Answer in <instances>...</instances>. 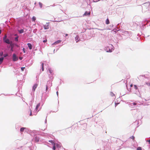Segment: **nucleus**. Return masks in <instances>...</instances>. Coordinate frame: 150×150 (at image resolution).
<instances>
[{
	"label": "nucleus",
	"instance_id": "nucleus-13",
	"mask_svg": "<svg viewBox=\"0 0 150 150\" xmlns=\"http://www.w3.org/2000/svg\"><path fill=\"white\" fill-rule=\"evenodd\" d=\"M25 128V127H22L20 129V131L21 132H23L24 129Z\"/></svg>",
	"mask_w": 150,
	"mask_h": 150
},
{
	"label": "nucleus",
	"instance_id": "nucleus-8",
	"mask_svg": "<svg viewBox=\"0 0 150 150\" xmlns=\"http://www.w3.org/2000/svg\"><path fill=\"white\" fill-rule=\"evenodd\" d=\"M79 37L78 36H76V37L75 38V40L76 41V42H78L79 41Z\"/></svg>",
	"mask_w": 150,
	"mask_h": 150
},
{
	"label": "nucleus",
	"instance_id": "nucleus-44",
	"mask_svg": "<svg viewBox=\"0 0 150 150\" xmlns=\"http://www.w3.org/2000/svg\"><path fill=\"white\" fill-rule=\"evenodd\" d=\"M68 35V34H66V36H67Z\"/></svg>",
	"mask_w": 150,
	"mask_h": 150
},
{
	"label": "nucleus",
	"instance_id": "nucleus-6",
	"mask_svg": "<svg viewBox=\"0 0 150 150\" xmlns=\"http://www.w3.org/2000/svg\"><path fill=\"white\" fill-rule=\"evenodd\" d=\"M28 47L30 50H31L32 49V46L30 43H28L27 44Z\"/></svg>",
	"mask_w": 150,
	"mask_h": 150
},
{
	"label": "nucleus",
	"instance_id": "nucleus-17",
	"mask_svg": "<svg viewBox=\"0 0 150 150\" xmlns=\"http://www.w3.org/2000/svg\"><path fill=\"white\" fill-rule=\"evenodd\" d=\"M46 126H45L43 128L41 127V129L42 130L44 131V130H45V129H46Z\"/></svg>",
	"mask_w": 150,
	"mask_h": 150
},
{
	"label": "nucleus",
	"instance_id": "nucleus-18",
	"mask_svg": "<svg viewBox=\"0 0 150 150\" xmlns=\"http://www.w3.org/2000/svg\"><path fill=\"white\" fill-rule=\"evenodd\" d=\"M24 30L23 29H21L19 31V32L20 33H22L23 32Z\"/></svg>",
	"mask_w": 150,
	"mask_h": 150
},
{
	"label": "nucleus",
	"instance_id": "nucleus-45",
	"mask_svg": "<svg viewBox=\"0 0 150 150\" xmlns=\"http://www.w3.org/2000/svg\"><path fill=\"white\" fill-rule=\"evenodd\" d=\"M1 30L0 29V34H1Z\"/></svg>",
	"mask_w": 150,
	"mask_h": 150
},
{
	"label": "nucleus",
	"instance_id": "nucleus-46",
	"mask_svg": "<svg viewBox=\"0 0 150 150\" xmlns=\"http://www.w3.org/2000/svg\"><path fill=\"white\" fill-rule=\"evenodd\" d=\"M128 33V31H126Z\"/></svg>",
	"mask_w": 150,
	"mask_h": 150
},
{
	"label": "nucleus",
	"instance_id": "nucleus-5",
	"mask_svg": "<svg viewBox=\"0 0 150 150\" xmlns=\"http://www.w3.org/2000/svg\"><path fill=\"white\" fill-rule=\"evenodd\" d=\"M4 41V42H5L7 44H10V41L7 38L6 39H5V40Z\"/></svg>",
	"mask_w": 150,
	"mask_h": 150
},
{
	"label": "nucleus",
	"instance_id": "nucleus-41",
	"mask_svg": "<svg viewBox=\"0 0 150 150\" xmlns=\"http://www.w3.org/2000/svg\"><path fill=\"white\" fill-rule=\"evenodd\" d=\"M57 95L58 96V91L57 92Z\"/></svg>",
	"mask_w": 150,
	"mask_h": 150
},
{
	"label": "nucleus",
	"instance_id": "nucleus-24",
	"mask_svg": "<svg viewBox=\"0 0 150 150\" xmlns=\"http://www.w3.org/2000/svg\"><path fill=\"white\" fill-rule=\"evenodd\" d=\"M3 52H0V56H3Z\"/></svg>",
	"mask_w": 150,
	"mask_h": 150
},
{
	"label": "nucleus",
	"instance_id": "nucleus-20",
	"mask_svg": "<svg viewBox=\"0 0 150 150\" xmlns=\"http://www.w3.org/2000/svg\"><path fill=\"white\" fill-rule=\"evenodd\" d=\"M39 6H40V8H42V4L40 2H39Z\"/></svg>",
	"mask_w": 150,
	"mask_h": 150
},
{
	"label": "nucleus",
	"instance_id": "nucleus-7",
	"mask_svg": "<svg viewBox=\"0 0 150 150\" xmlns=\"http://www.w3.org/2000/svg\"><path fill=\"white\" fill-rule=\"evenodd\" d=\"M61 42V40H58L57 41L54 42V43L52 44V45H56L57 43L60 42Z\"/></svg>",
	"mask_w": 150,
	"mask_h": 150
},
{
	"label": "nucleus",
	"instance_id": "nucleus-38",
	"mask_svg": "<svg viewBox=\"0 0 150 150\" xmlns=\"http://www.w3.org/2000/svg\"><path fill=\"white\" fill-rule=\"evenodd\" d=\"M133 86V84H131L130 85V87H132Z\"/></svg>",
	"mask_w": 150,
	"mask_h": 150
},
{
	"label": "nucleus",
	"instance_id": "nucleus-43",
	"mask_svg": "<svg viewBox=\"0 0 150 150\" xmlns=\"http://www.w3.org/2000/svg\"><path fill=\"white\" fill-rule=\"evenodd\" d=\"M15 36H17H17H17V34H15Z\"/></svg>",
	"mask_w": 150,
	"mask_h": 150
},
{
	"label": "nucleus",
	"instance_id": "nucleus-36",
	"mask_svg": "<svg viewBox=\"0 0 150 150\" xmlns=\"http://www.w3.org/2000/svg\"><path fill=\"white\" fill-rule=\"evenodd\" d=\"M23 51L25 53V48H23Z\"/></svg>",
	"mask_w": 150,
	"mask_h": 150
},
{
	"label": "nucleus",
	"instance_id": "nucleus-1",
	"mask_svg": "<svg viewBox=\"0 0 150 150\" xmlns=\"http://www.w3.org/2000/svg\"><path fill=\"white\" fill-rule=\"evenodd\" d=\"M18 58L16 57L15 54H13V61H16L18 60Z\"/></svg>",
	"mask_w": 150,
	"mask_h": 150
},
{
	"label": "nucleus",
	"instance_id": "nucleus-14",
	"mask_svg": "<svg viewBox=\"0 0 150 150\" xmlns=\"http://www.w3.org/2000/svg\"><path fill=\"white\" fill-rule=\"evenodd\" d=\"M43 65H44V64L43 63H42V64H41L42 69V71H43L44 70Z\"/></svg>",
	"mask_w": 150,
	"mask_h": 150
},
{
	"label": "nucleus",
	"instance_id": "nucleus-32",
	"mask_svg": "<svg viewBox=\"0 0 150 150\" xmlns=\"http://www.w3.org/2000/svg\"><path fill=\"white\" fill-rule=\"evenodd\" d=\"M47 40H43V42H47Z\"/></svg>",
	"mask_w": 150,
	"mask_h": 150
},
{
	"label": "nucleus",
	"instance_id": "nucleus-35",
	"mask_svg": "<svg viewBox=\"0 0 150 150\" xmlns=\"http://www.w3.org/2000/svg\"><path fill=\"white\" fill-rule=\"evenodd\" d=\"M119 104V103H115V107H116L117 105Z\"/></svg>",
	"mask_w": 150,
	"mask_h": 150
},
{
	"label": "nucleus",
	"instance_id": "nucleus-40",
	"mask_svg": "<svg viewBox=\"0 0 150 150\" xmlns=\"http://www.w3.org/2000/svg\"><path fill=\"white\" fill-rule=\"evenodd\" d=\"M148 141L149 142V144H150V139L148 140Z\"/></svg>",
	"mask_w": 150,
	"mask_h": 150
},
{
	"label": "nucleus",
	"instance_id": "nucleus-30",
	"mask_svg": "<svg viewBox=\"0 0 150 150\" xmlns=\"http://www.w3.org/2000/svg\"><path fill=\"white\" fill-rule=\"evenodd\" d=\"M6 35H5L4 37L3 38V40L4 41V40H5V39H6Z\"/></svg>",
	"mask_w": 150,
	"mask_h": 150
},
{
	"label": "nucleus",
	"instance_id": "nucleus-23",
	"mask_svg": "<svg viewBox=\"0 0 150 150\" xmlns=\"http://www.w3.org/2000/svg\"><path fill=\"white\" fill-rule=\"evenodd\" d=\"M137 150H142V148L141 147H138L137 148Z\"/></svg>",
	"mask_w": 150,
	"mask_h": 150
},
{
	"label": "nucleus",
	"instance_id": "nucleus-12",
	"mask_svg": "<svg viewBox=\"0 0 150 150\" xmlns=\"http://www.w3.org/2000/svg\"><path fill=\"white\" fill-rule=\"evenodd\" d=\"M55 146L57 147H60L61 146V144H55Z\"/></svg>",
	"mask_w": 150,
	"mask_h": 150
},
{
	"label": "nucleus",
	"instance_id": "nucleus-33",
	"mask_svg": "<svg viewBox=\"0 0 150 150\" xmlns=\"http://www.w3.org/2000/svg\"><path fill=\"white\" fill-rule=\"evenodd\" d=\"M8 55L7 54H5L4 55V57H6L8 56Z\"/></svg>",
	"mask_w": 150,
	"mask_h": 150
},
{
	"label": "nucleus",
	"instance_id": "nucleus-31",
	"mask_svg": "<svg viewBox=\"0 0 150 150\" xmlns=\"http://www.w3.org/2000/svg\"><path fill=\"white\" fill-rule=\"evenodd\" d=\"M137 104V103H132V105H136Z\"/></svg>",
	"mask_w": 150,
	"mask_h": 150
},
{
	"label": "nucleus",
	"instance_id": "nucleus-27",
	"mask_svg": "<svg viewBox=\"0 0 150 150\" xmlns=\"http://www.w3.org/2000/svg\"><path fill=\"white\" fill-rule=\"evenodd\" d=\"M146 84L147 86H150V83H148L147 82L146 83Z\"/></svg>",
	"mask_w": 150,
	"mask_h": 150
},
{
	"label": "nucleus",
	"instance_id": "nucleus-28",
	"mask_svg": "<svg viewBox=\"0 0 150 150\" xmlns=\"http://www.w3.org/2000/svg\"><path fill=\"white\" fill-rule=\"evenodd\" d=\"M25 69V67H22L21 68V70L22 71H23Z\"/></svg>",
	"mask_w": 150,
	"mask_h": 150
},
{
	"label": "nucleus",
	"instance_id": "nucleus-34",
	"mask_svg": "<svg viewBox=\"0 0 150 150\" xmlns=\"http://www.w3.org/2000/svg\"><path fill=\"white\" fill-rule=\"evenodd\" d=\"M48 89V87L47 86V85L46 87V91H47Z\"/></svg>",
	"mask_w": 150,
	"mask_h": 150
},
{
	"label": "nucleus",
	"instance_id": "nucleus-29",
	"mask_svg": "<svg viewBox=\"0 0 150 150\" xmlns=\"http://www.w3.org/2000/svg\"><path fill=\"white\" fill-rule=\"evenodd\" d=\"M134 87L135 89L137 90L138 89L137 87V86L136 85H134Z\"/></svg>",
	"mask_w": 150,
	"mask_h": 150
},
{
	"label": "nucleus",
	"instance_id": "nucleus-26",
	"mask_svg": "<svg viewBox=\"0 0 150 150\" xmlns=\"http://www.w3.org/2000/svg\"><path fill=\"white\" fill-rule=\"evenodd\" d=\"M49 142L51 143H52V144H53V145H54V143L53 142V141L52 140H49Z\"/></svg>",
	"mask_w": 150,
	"mask_h": 150
},
{
	"label": "nucleus",
	"instance_id": "nucleus-9",
	"mask_svg": "<svg viewBox=\"0 0 150 150\" xmlns=\"http://www.w3.org/2000/svg\"><path fill=\"white\" fill-rule=\"evenodd\" d=\"M44 29H47L49 28V25H44Z\"/></svg>",
	"mask_w": 150,
	"mask_h": 150
},
{
	"label": "nucleus",
	"instance_id": "nucleus-25",
	"mask_svg": "<svg viewBox=\"0 0 150 150\" xmlns=\"http://www.w3.org/2000/svg\"><path fill=\"white\" fill-rule=\"evenodd\" d=\"M130 138L131 139H132L133 140H134V136H132L130 137Z\"/></svg>",
	"mask_w": 150,
	"mask_h": 150
},
{
	"label": "nucleus",
	"instance_id": "nucleus-21",
	"mask_svg": "<svg viewBox=\"0 0 150 150\" xmlns=\"http://www.w3.org/2000/svg\"><path fill=\"white\" fill-rule=\"evenodd\" d=\"M110 94L111 96H115V95L112 92L110 93Z\"/></svg>",
	"mask_w": 150,
	"mask_h": 150
},
{
	"label": "nucleus",
	"instance_id": "nucleus-42",
	"mask_svg": "<svg viewBox=\"0 0 150 150\" xmlns=\"http://www.w3.org/2000/svg\"><path fill=\"white\" fill-rule=\"evenodd\" d=\"M74 125H75V126H77V124H75Z\"/></svg>",
	"mask_w": 150,
	"mask_h": 150
},
{
	"label": "nucleus",
	"instance_id": "nucleus-10",
	"mask_svg": "<svg viewBox=\"0 0 150 150\" xmlns=\"http://www.w3.org/2000/svg\"><path fill=\"white\" fill-rule=\"evenodd\" d=\"M110 23V21L108 18H107L106 20V23L107 24H108Z\"/></svg>",
	"mask_w": 150,
	"mask_h": 150
},
{
	"label": "nucleus",
	"instance_id": "nucleus-37",
	"mask_svg": "<svg viewBox=\"0 0 150 150\" xmlns=\"http://www.w3.org/2000/svg\"><path fill=\"white\" fill-rule=\"evenodd\" d=\"M22 58H23L22 57H19V59H20L21 60L22 59Z\"/></svg>",
	"mask_w": 150,
	"mask_h": 150
},
{
	"label": "nucleus",
	"instance_id": "nucleus-2",
	"mask_svg": "<svg viewBox=\"0 0 150 150\" xmlns=\"http://www.w3.org/2000/svg\"><path fill=\"white\" fill-rule=\"evenodd\" d=\"M90 12H88L87 11L85 12L84 13L83 15V16H90Z\"/></svg>",
	"mask_w": 150,
	"mask_h": 150
},
{
	"label": "nucleus",
	"instance_id": "nucleus-39",
	"mask_svg": "<svg viewBox=\"0 0 150 150\" xmlns=\"http://www.w3.org/2000/svg\"><path fill=\"white\" fill-rule=\"evenodd\" d=\"M32 115V113H31V111L30 110V115L31 116Z\"/></svg>",
	"mask_w": 150,
	"mask_h": 150
},
{
	"label": "nucleus",
	"instance_id": "nucleus-22",
	"mask_svg": "<svg viewBox=\"0 0 150 150\" xmlns=\"http://www.w3.org/2000/svg\"><path fill=\"white\" fill-rule=\"evenodd\" d=\"M18 36H17V37H16L15 38V40L16 41H18Z\"/></svg>",
	"mask_w": 150,
	"mask_h": 150
},
{
	"label": "nucleus",
	"instance_id": "nucleus-3",
	"mask_svg": "<svg viewBox=\"0 0 150 150\" xmlns=\"http://www.w3.org/2000/svg\"><path fill=\"white\" fill-rule=\"evenodd\" d=\"M40 103H39L37 105L36 108H35V110L36 111H37L38 109V108H39L40 107Z\"/></svg>",
	"mask_w": 150,
	"mask_h": 150
},
{
	"label": "nucleus",
	"instance_id": "nucleus-16",
	"mask_svg": "<svg viewBox=\"0 0 150 150\" xmlns=\"http://www.w3.org/2000/svg\"><path fill=\"white\" fill-rule=\"evenodd\" d=\"M49 71L50 74H52V72H53V70H52L51 68H49Z\"/></svg>",
	"mask_w": 150,
	"mask_h": 150
},
{
	"label": "nucleus",
	"instance_id": "nucleus-15",
	"mask_svg": "<svg viewBox=\"0 0 150 150\" xmlns=\"http://www.w3.org/2000/svg\"><path fill=\"white\" fill-rule=\"evenodd\" d=\"M36 19V18L35 16H33L32 18V21H35Z\"/></svg>",
	"mask_w": 150,
	"mask_h": 150
},
{
	"label": "nucleus",
	"instance_id": "nucleus-11",
	"mask_svg": "<svg viewBox=\"0 0 150 150\" xmlns=\"http://www.w3.org/2000/svg\"><path fill=\"white\" fill-rule=\"evenodd\" d=\"M4 59V57H1L0 58V64H1Z\"/></svg>",
	"mask_w": 150,
	"mask_h": 150
},
{
	"label": "nucleus",
	"instance_id": "nucleus-4",
	"mask_svg": "<svg viewBox=\"0 0 150 150\" xmlns=\"http://www.w3.org/2000/svg\"><path fill=\"white\" fill-rule=\"evenodd\" d=\"M38 86V84H35L33 87V90L34 91H35V89L37 87V86Z\"/></svg>",
	"mask_w": 150,
	"mask_h": 150
},
{
	"label": "nucleus",
	"instance_id": "nucleus-19",
	"mask_svg": "<svg viewBox=\"0 0 150 150\" xmlns=\"http://www.w3.org/2000/svg\"><path fill=\"white\" fill-rule=\"evenodd\" d=\"M55 143H54V145H53V150H55L56 149V148H55Z\"/></svg>",
	"mask_w": 150,
	"mask_h": 150
}]
</instances>
